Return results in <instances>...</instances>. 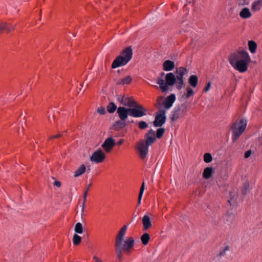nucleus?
<instances>
[{
  "instance_id": "1",
  "label": "nucleus",
  "mask_w": 262,
  "mask_h": 262,
  "mask_svg": "<svg viewBox=\"0 0 262 262\" xmlns=\"http://www.w3.org/2000/svg\"><path fill=\"white\" fill-rule=\"evenodd\" d=\"M127 228V226H123L119 231L115 239V246L116 252L117 256L119 259H120L121 257L122 251H127L131 248V238H127L123 241Z\"/></svg>"
},
{
  "instance_id": "2",
  "label": "nucleus",
  "mask_w": 262,
  "mask_h": 262,
  "mask_svg": "<svg viewBox=\"0 0 262 262\" xmlns=\"http://www.w3.org/2000/svg\"><path fill=\"white\" fill-rule=\"evenodd\" d=\"M131 59V46L127 47L113 61L112 68L116 69L126 64Z\"/></svg>"
},
{
  "instance_id": "3",
  "label": "nucleus",
  "mask_w": 262,
  "mask_h": 262,
  "mask_svg": "<svg viewBox=\"0 0 262 262\" xmlns=\"http://www.w3.org/2000/svg\"><path fill=\"white\" fill-rule=\"evenodd\" d=\"M157 83L159 85V88L162 92H166L169 90V86H172L175 83L177 84L176 77L174 73H168L165 76V80L159 78Z\"/></svg>"
},
{
  "instance_id": "4",
  "label": "nucleus",
  "mask_w": 262,
  "mask_h": 262,
  "mask_svg": "<svg viewBox=\"0 0 262 262\" xmlns=\"http://www.w3.org/2000/svg\"><path fill=\"white\" fill-rule=\"evenodd\" d=\"M247 125V120L245 119H242L239 121L233 123L231 127L232 130V141L235 142L245 131Z\"/></svg>"
},
{
  "instance_id": "5",
  "label": "nucleus",
  "mask_w": 262,
  "mask_h": 262,
  "mask_svg": "<svg viewBox=\"0 0 262 262\" xmlns=\"http://www.w3.org/2000/svg\"><path fill=\"white\" fill-rule=\"evenodd\" d=\"M147 110L132 98V117L140 118L146 115Z\"/></svg>"
},
{
  "instance_id": "6",
  "label": "nucleus",
  "mask_w": 262,
  "mask_h": 262,
  "mask_svg": "<svg viewBox=\"0 0 262 262\" xmlns=\"http://www.w3.org/2000/svg\"><path fill=\"white\" fill-rule=\"evenodd\" d=\"M187 72V70L182 67L177 68L174 71V74L177 80V89L178 90H180L183 88L184 85L183 77Z\"/></svg>"
},
{
  "instance_id": "7",
  "label": "nucleus",
  "mask_w": 262,
  "mask_h": 262,
  "mask_svg": "<svg viewBox=\"0 0 262 262\" xmlns=\"http://www.w3.org/2000/svg\"><path fill=\"white\" fill-rule=\"evenodd\" d=\"M148 146L143 142V140H140L137 144L136 149L140 158L144 160L148 154Z\"/></svg>"
},
{
  "instance_id": "8",
  "label": "nucleus",
  "mask_w": 262,
  "mask_h": 262,
  "mask_svg": "<svg viewBox=\"0 0 262 262\" xmlns=\"http://www.w3.org/2000/svg\"><path fill=\"white\" fill-rule=\"evenodd\" d=\"M244 58L243 60H240L237 62L232 64L231 66L236 70L240 72H244L247 70V66L249 61L250 60L249 55L244 54Z\"/></svg>"
},
{
  "instance_id": "9",
  "label": "nucleus",
  "mask_w": 262,
  "mask_h": 262,
  "mask_svg": "<svg viewBox=\"0 0 262 262\" xmlns=\"http://www.w3.org/2000/svg\"><path fill=\"white\" fill-rule=\"evenodd\" d=\"M166 120L165 111L163 109L160 110L155 116V120L153 122L154 126L161 127L165 123Z\"/></svg>"
},
{
  "instance_id": "10",
  "label": "nucleus",
  "mask_w": 262,
  "mask_h": 262,
  "mask_svg": "<svg viewBox=\"0 0 262 262\" xmlns=\"http://www.w3.org/2000/svg\"><path fill=\"white\" fill-rule=\"evenodd\" d=\"M249 55L248 52L245 50L238 51L237 52L232 53L229 57V61L231 65L237 62L240 60H243L244 58V54Z\"/></svg>"
},
{
  "instance_id": "11",
  "label": "nucleus",
  "mask_w": 262,
  "mask_h": 262,
  "mask_svg": "<svg viewBox=\"0 0 262 262\" xmlns=\"http://www.w3.org/2000/svg\"><path fill=\"white\" fill-rule=\"evenodd\" d=\"M105 155L104 152L100 149H98L94 151L90 157V160L92 162L95 163H99L102 162L105 159Z\"/></svg>"
},
{
  "instance_id": "12",
  "label": "nucleus",
  "mask_w": 262,
  "mask_h": 262,
  "mask_svg": "<svg viewBox=\"0 0 262 262\" xmlns=\"http://www.w3.org/2000/svg\"><path fill=\"white\" fill-rule=\"evenodd\" d=\"M145 140H143V142L148 146L151 145L156 141V137H155V132L151 129L144 135Z\"/></svg>"
},
{
  "instance_id": "13",
  "label": "nucleus",
  "mask_w": 262,
  "mask_h": 262,
  "mask_svg": "<svg viewBox=\"0 0 262 262\" xmlns=\"http://www.w3.org/2000/svg\"><path fill=\"white\" fill-rule=\"evenodd\" d=\"M115 141L112 137L107 138L102 145V147L107 152H110L115 145Z\"/></svg>"
},
{
  "instance_id": "14",
  "label": "nucleus",
  "mask_w": 262,
  "mask_h": 262,
  "mask_svg": "<svg viewBox=\"0 0 262 262\" xmlns=\"http://www.w3.org/2000/svg\"><path fill=\"white\" fill-rule=\"evenodd\" d=\"M117 113L120 119L125 120L128 115H131V108L127 109L124 107H119L117 109Z\"/></svg>"
},
{
  "instance_id": "15",
  "label": "nucleus",
  "mask_w": 262,
  "mask_h": 262,
  "mask_svg": "<svg viewBox=\"0 0 262 262\" xmlns=\"http://www.w3.org/2000/svg\"><path fill=\"white\" fill-rule=\"evenodd\" d=\"M175 100L176 96L173 94L166 97L163 102L164 108L167 110L169 109L172 106Z\"/></svg>"
},
{
  "instance_id": "16",
  "label": "nucleus",
  "mask_w": 262,
  "mask_h": 262,
  "mask_svg": "<svg viewBox=\"0 0 262 262\" xmlns=\"http://www.w3.org/2000/svg\"><path fill=\"white\" fill-rule=\"evenodd\" d=\"M184 114L185 113L182 112L181 107L177 106L172 112V114L170 116V120L171 121H175Z\"/></svg>"
},
{
  "instance_id": "17",
  "label": "nucleus",
  "mask_w": 262,
  "mask_h": 262,
  "mask_svg": "<svg viewBox=\"0 0 262 262\" xmlns=\"http://www.w3.org/2000/svg\"><path fill=\"white\" fill-rule=\"evenodd\" d=\"M174 68V63L170 60L165 61L163 63V69L165 71H170Z\"/></svg>"
},
{
  "instance_id": "18",
  "label": "nucleus",
  "mask_w": 262,
  "mask_h": 262,
  "mask_svg": "<svg viewBox=\"0 0 262 262\" xmlns=\"http://www.w3.org/2000/svg\"><path fill=\"white\" fill-rule=\"evenodd\" d=\"M142 223L143 226V230L145 231L147 230L152 226L149 217L147 215H145L143 216L142 219Z\"/></svg>"
},
{
  "instance_id": "19",
  "label": "nucleus",
  "mask_w": 262,
  "mask_h": 262,
  "mask_svg": "<svg viewBox=\"0 0 262 262\" xmlns=\"http://www.w3.org/2000/svg\"><path fill=\"white\" fill-rule=\"evenodd\" d=\"M118 99L121 104L129 107L131 106V97L126 96H121L118 97Z\"/></svg>"
},
{
  "instance_id": "20",
  "label": "nucleus",
  "mask_w": 262,
  "mask_h": 262,
  "mask_svg": "<svg viewBox=\"0 0 262 262\" xmlns=\"http://www.w3.org/2000/svg\"><path fill=\"white\" fill-rule=\"evenodd\" d=\"M214 172L213 168L211 167H208L204 169L203 172V177L205 179L210 178Z\"/></svg>"
},
{
  "instance_id": "21",
  "label": "nucleus",
  "mask_w": 262,
  "mask_h": 262,
  "mask_svg": "<svg viewBox=\"0 0 262 262\" xmlns=\"http://www.w3.org/2000/svg\"><path fill=\"white\" fill-rule=\"evenodd\" d=\"M14 26L11 25L7 23H0V32L2 31H6L7 32H10L13 30Z\"/></svg>"
},
{
  "instance_id": "22",
  "label": "nucleus",
  "mask_w": 262,
  "mask_h": 262,
  "mask_svg": "<svg viewBox=\"0 0 262 262\" xmlns=\"http://www.w3.org/2000/svg\"><path fill=\"white\" fill-rule=\"evenodd\" d=\"M124 121L125 120L120 119V120L115 122L113 125L114 128L116 130H119L124 128L126 125Z\"/></svg>"
},
{
  "instance_id": "23",
  "label": "nucleus",
  "mask_w": 262,
  "mask_h": 262,
  "mask_svg": "<svg viewBox=\"0 0 262 262\" xmlns=\"http://www.w3.org/2000/svg\"><path fill=\"white\" fill-rule=\"evenodd\" d=\"M239 16L243 18H248L251 16V13L248 8H245L240 12Z\"/></svg>"
},
{
  "instance_id": "24",
  "label": "nucleus",
  "mask_w": 262,
  "mask_h": 262,
  "mask_svg": "<svg viewBox=\"0 0 262 262\" xmlns=\"http://www.w3.org/2000/svg\"><path fill=\"white\" fill-rule=\"evenodd\" d=\"M262 7V0H257L254 2L251 7L252 11H257L260 10Z\"/></svg>"
},
{
  "instance_id": "25",
  "label": "nucleus",
  "mask_w": 262,
  "mask_h": 262,
  "mask_svg": "<svg viewBox=\"0 0 262 262\" xmlns=\"http://www.w3.org/2000/svg\"><path fill=\"white\" fill-rule=\"evenodd\" d=\"M189 83L193 88H195L197 86L198 78L196 75H191L188 79Z\"/></svg>"
},
{
  "instance_id": "26",
  "label": "nucleus",
  "mask_w": 262,
  "mask_h": 262,
  "mask_svg": "<svg viewBox=\"0 0 262 262\" xmlns=\"http://www.w3.org/2000/svg\"><path fill=\"white\" fill-rule=\"evenodd\" d=\"M85 171L84 165H81L74 172V177H78L82 174Z\"/></svg>"
},
{
  "instance_id": "27",
  "label": "nucleus",
  "mask_w": 262,
  "mask_h": 262,
  "mask_svg": "<svg viewBox=\"0 0 262 262\" xmlns=\"http://www.w3.org/2000/svg\"><path fill=\"white\" fill-rule=\"evenodd\" d=\"M248 47L250 51L252 53H254L257 48L256 43L253 40H250L248 41Z\"/></svg>"
},
{
  "instance_id": "28",
  "label": "nucleus",
  "mask_w": 262,
  "mask_h": 262,
  "mask_svg": "<svg viewBox=\"0 0 262 262\" xmlns=\"http://www.w3.org/2000/svg\"><path fill=\"white\" fill-rule=\"evenodd\" d=\"M91 186V184H89L86 188L85 189L84 192V195H83V204L82 205V212H83V211H84V205H85V202L86 200V197H87V195H88V192Z\"/></svg>"
},
{
  "instance_id": "29",
  "label": "nucleus",
  "mask_w": 262,
  "mask_h": 262,
  "mask_svg": "<svg viewBox=\"0 0 262 262\" xmlns=\"http://www.w3.org/2000/svg\"><path fill=\"white\" fill-rule=\"evenodd\" d=\"M249 190V183L248 181H245L243 183L242 193L243 195H246Z\"/></svg>"
},
{
  "instance_id": "30",
  "label": "nucleus",
  "mask_w": 262,
  "mask_h": 262,
  "mask_svg": "<svg viewBox=\"0 0 262 262\" xmlns=\"http://www.w3.org/2000/svg\"><path fill=\"white\" fill-rule=\"evenodd\" d=\"M150 239V236L149 234L147 233H144L141 237V240L142 241V244L144 245H146Z\"/></svg>"
},
{
  "instance_id": "31",
  "label": "nucleus",
  "mask_w": 262,
  "mask_h": 262,
  "mask_svg": "<svg viewBox=\"0 0 262 262\" xmlns=\"http://www.w3.org/2000/svg\"><path fill=\"white\" fill-rule=\"evenodd\" d=\"M117 105L113 102H110L107 107V110L110 113H113L117 109Z\"/></svg>"
},
{
  "instance_id": "32",
  "label": "nucleus",
  "mask_w": 262,
  "mask_h": 262,
  "mask_svg": "<svg viewBox=\"0 0 262 262\" xmlns=\"http://www.w3.org/2000/svg\"><path fill=\"white\" fill-rule=\"evenodd\" d=\"M83 228L82 224L80 223H77L76 224L74 231L75 232L78 234H81L83 232Z\"/></svg>"
},
{
  "instance_id": "33",
  "label": "nucleus",
  "mask_w": 262,
  "mask_h": 262,
  "mask_svg": "<svg viewBox=\"0 0 262 262\" xmlns=\"http://www.w3.org/2000/svg\"><path fill=\"white\" fill-rule=\"evenodd\" d=\"M165 129L164 128L160 127L157 130L155 133V137L156 138L160 139L163 135Z\"/></svg>"
},
{
  "instance_id": "34",
  "label": "nucleus",
  "mask_w": 262,
  "mask_h": 262,
  "mask_svg": "<svg viewBox=\"0 0 262 262\" xmlns=\"http://www.w3.org/2000/svg\"><path fill=\"white\" fill-rule=\"evenodd\" d=\"M131 82V77L129 76H128L127 77H125L123 78H122L119 82V84L124 85V84H127Z\"/></svg>"
},
{
  "instance_id": "35",
  "label": "nucleus",
  "mask_w": 262,
  "mask_h": 262,
  "mask_svg": "<svg viewBox=\"0 0 262 262\" xmlns=\"http://www.w3.org/2000/svg\"><path fill=\"white\" fill-rule=\"evenodd\" d=\"M230 250V246L229 245H227L222 250H221L220 253L218 254L217 256L220 257H222L224 256L226 254L227 251Z\"/></svg>"
},
{
  "instance_id": "36",
  "label": "nucleus",
  "mask_w": 262,
  "mask_h": 262,
  "mask_svg": "<svg viewBox=\"0 0 262 262\" xmlns=\"http://www.w3.org/2000/svg\"><path fill=\"white\" fill-rule=\"evenodd\" d=\"M144 189H145V186H144V183L143 182L142 184V185L141 186L140 190V192H139V195H138V205H139L140 204V203H141V199H142V195H143V193L144 192Z\"/></svg>"
},
{
  "instance_id": "37",
  "label": "nucleus",
  "mask_w": 262,
  "mask_h": 262,
  "mask_svg": "<svg viewBox=\"0 0 262 262\" xmlns=\"http://www.w3.org/2000/svg\"><path fill=\"white\" fill-rule=\"evenodd\" d=\"M212 160V157L211 154L209 152L205 153L204 155V161L205 163H210Z\"/></svg>"
},
{
  "instance_id": "38",
  "label": "nucleus",
  "mask_w": 262,
  "mask_h": 262,
  "mask_svg": "<svg viewBox=\"0 0 262 262\" xmlns=\"http://www.w3.org/2000/svg\"><path fill=\"white\" fill-rule=\"evenodd\" d=\"M81 241V237L78 235L75 234L73 236V242L75 245H78L80 244Z\"/></svg>"
},
{
  "instance_id": "39",
  "label": "nucleus",
  "mask_w": 262,
  "mask_h": 262,
  "mask_svg": "<svg viewBox=\"0 0 262 262\" xmlns=\"http://www.w3.org/2000/svg\"><path fill=\"white\" fill-rule=\"evenodd\" d=\"M138 126L140 129H145L148 127V124L145 121H141L138 123Z\"/></svg>"
},
{
  "instance_id": "40",
  "label": "nucleus",
  "mask_w": 262,
  "mask_h": 262,
  "mask_svg": "<svg viewBox=\"0 0 262 262\" xmlns=\"http://www.w3.org/2000/svg\"><path fill=\"white\" fill-rule=\"evenodd\" d=\"M194 92L193 90L190 88H187V92L186 95V98L187 99L189 98L190 96L193 95Z\"/></svg>"
},
{
  "instance_id": "41",
  "label": "nucleus",
  "mask_w": 262,
  "mask_h": 262,
  "mask_svg": "<svg viewBox=\"0 0 262 262\" xmlns=\"http://www.w3.org/2000/svg\"><path fill=\"white\" fill-rule=\"evenodd\" d=\"M177 106L181 107L182 112H183L184 113L186 112L187 110V105L186 102L181 104V105H177Z\"/></svg>"
},
{
  "instance_id": "42",
  "label": "nucleus",
  "mask_w": 262,
  "mask_h": 262,
  "mask_svg": "<svg viewBox=\"0 0 262 262\" xmlns=\"http://www.w3.org/2000/svg\"><path fill=\"white\" fill-rule=\"evenodd\" d=\"M97 112L101 115H104L106 113L105 109L104 107H100L97 110Z\"/></svg>"
},
{
  "instance_id": "43",
  "label": "nucleus",
  "mask_w": 262,
  "mask_h": 262,
  "mask_svg": "<svg viewBox=\"0 0 262 262\" xmlns=\"http://www.w3.org/2000/svg\"><path fill=\"white\" fill-rule=\"evenodd\" d=\"M230 199L228 200V202L230 205L233 204L235 203V199L234 198V196L232 195V193L230 194Z\"/></svg>"
},
{
  "instance_id": "44",
  "label": "nucleus",
  "mask_w": 262,
  "mask_h": 262,
  "mask_svg": "<svg viewBox=\"0 0 262 262\" xmlns=\"http://www.w3.org/2000/svg\"><path fill=\"white\" fill-rule=\"evenodd\" d=\"M211 82L210 81H209V82L207 83V85H206V86H205V88H204V91L205 92H208V91L209 90V89H210V87H211Z\"/></svg>"
},
{
  "instance_id": "45",
  "label": "nucleus",
  "mask_w": 262,
  "mask_h": 262,
  "mask_svg": "<svg viewBox=\"0 0 262 262\" xmlns=\"http://www.w3.org/2000/svg\"><path fill=\"white\" fill-rule=\"evenodd\" d=\"M227 215L229 216V218H230V219L231 220H233L234 218V214L233 213V212L232 211H228L227 212Z\"/></svg>"
},
{
  "instance_id": "46",
  "label": "nucleus",
  "mask_w": 262,
  "mask_h": 262,
  "mask_svg": "<svg viewBox=\"0 0 262 262\" xmlns=\"http://www.w3.org/2000/svg\"><path fill=\"white\" fill-rule=\"evenodd\" d=\"M251 155V151L250 150H247L245 152L244 157L245 158H249L250 155Z\"/></svg>"
},
{
  "instance_id": "47",
  "label": "nucleus",
  "mask_w": 262,
  "mask_h": 262,
  "mask_svg": "<svg viewBox=\"0 0 262 262\" xmlns=\"http://www.w3.org/2000/svg\"><path fill=\"white\" fill-rule=\"evenodd\" d=\"M61 136H63V133H62V134L59 133V134H58L57 135H56L55 136H51L50 137V139H53L59 138V137H61Z\"/></svg>"
},
{
  "instance_id": "48",
  "label": "nucleus",
  "mask_w": 262,
  "mask_h": 262,
  "mask_svg": "<svg viewBox=\"0 0 262 262\" xmlns=\"http://www.w3.org/2000/svg\"><path fill=\"white\" fill-rule=\"evenodd\" d=\"M93 259L95 260V262H103L101 259H100L98 257L96 256L93 257Z\"/></svg>"
},
{
  "instance_id": "49",
  "label": "nucleus",
  "mask_w": 262,
  "mask_h": 262,
  "mask_svg": "<svg viewBox=\"0 0 262 262\" xmlns=\"http://www.w3.org/2000/svg\"><path fill=\"white\" fill-rule=\"evenodd\" d=\"M54 185H55L57 187H59L61 186V183L59 181H55L54 182Z\"/></svg>"
},
{
  "instance_id": "50",
  "label": "nucleus",
  "mask_w": 262,
  "mask_h": 262,
  "mask_svg": "<svg viewBox=\"0 0 262 262\" xmlns=\"http://www.w3.org/2000/svg\"><path fill=\"white\" fill-rule=\"evenodd\" d=\"M165 74L164 72L161 73V74H160L161 78H160L163 79L164 77L165 78Z\"/></svg>"
},
{
  "instance_id": "51",
  "label": "nucleus",
  "mask_w": 262,
  "mask_h": 262,
  "mask_svg": "<svg viewBox=\"0 0 262 262\" xmlns=\"http://www.w3.org/2000/svg\"><path fill=\"white\" fill-rule=\"evenodd\" d=\"M244 1V3L242 4L243 5H248L249 4V2H247V0H243Z\"/></svg>"
},
{
  "instance_id": "52",
  "label": "nucleus",
  "mask_w": 262,
  "mask_h": 262,
  "mask_svg": "<svg viewBox=\"0 0 262 262\" xmlns=\"http://www.w3.org/2000/svg\"><path fill=\"white\" fill-rule=\"evenodd\" d=\"M122 143H123V141L122 140H120V141H118V144L119 145H121V144H122Z\"/></svg>"
},
{
  "instance_id": "53",
  "label": "nucleus",
  "mask_w": 262,
  "mask_h": 262,
  "mask_svg": "<svg viewBox=\"0 0 262 262\" xmlns=\"http://www.w3.org/2000/svg\"><path fill=\"white\" fill-rule=\"evenodd\" d=\"M162 99H163V97H159L158 98V100L159 101L160 99V100H162Z\"/></svg>"
},
{
  "instance_id": "54",
  "label": "nucleus",
  "mask_w": 262,
  "mask_h": 262,
  "mask_svg": "<svg viewBox=\"0 0 262 262\" xmlns=\"http://www.w3.org/2000/svg\"><path fill=\"white\" fill-rule=\"evenodd\" d=\"M132 247H133V245H134V241L133 239H132Z\"/></svg>"
}]
</instances>
